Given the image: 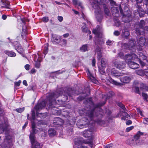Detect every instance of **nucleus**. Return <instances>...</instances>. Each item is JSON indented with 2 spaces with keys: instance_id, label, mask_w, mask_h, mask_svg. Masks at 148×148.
Instances as JSON below:
<instances>
[{
  "instance_id": "603ef678",
  "label": "nucleus",
  "mask_w": 148,
  "mask_h": 148,
  "mask_svg": "<svg viewBox=\"0 0 148 148\" xmlns=\"http://www.w3.org/2000/svg\"><path fill=\"white\" fill-rule=\"evenodd\" d=\"M42 20L44 22H47L49 21V19L47 17L45 16L42 18Z\"/></svg>"
},
{
  "instance_id": "c756f323",
  "label": "nucleus",
  "mask_w": 148,
  "mask_h": 148,
  "mask_svg": "<svg viewBox=\"0 0 148 148\" xmlns=\"http://www.w3.org/2000/svg\"><path fill=\"white\" fill-rule=\"evenodd\" d=\"M129 35L130 33L128 29L125 28L123 30L122 35L124 37L127 38Z\"/></svg>"
},
{
  "instance_id": "4c0bfd02",
  "label": "nucleus",
  "mask_w": 148,
  "mask_h": 148,
  "mask_svg": "<svg viewBox=\"0 0 148 148\" xmlns=\"http://www.w3.org/2000/svg\"><path fill=\"white\" fill-rule=\"evenodd\" d=\"M114 18V22L115 23V25L118 27L120 25L121 23L119 20L118 19L117 17Z\"/></svg>"
},
{
  "instance_id": "f03ea898",
  "label": "nucleus",
  "mask_w": 148,
  "mask_h": 148,
  "mask_svg": "<svg viewBox=\"0 0 148 148\" xmlns=\"http://www.w3.org/2000/svg\"><path fill=\"white\" fill-rule=\"evenodd\" d=\"M90 0L92 6L94 9L95 15L97 20L100 22L103 18V12L100 6L103 5L105 13L108 16L110 14V11L107 6L104 4L103 0Z\"/></svg>"
},
{
  "instance_id": "338daca9",
  "label": "nucleus",
  "mask_w": 148,
  "mask_h": 148,
  "mask_svg": "<svg viewBox=\"0 0 148 148\" xmlns=\"http://www.w3.org/2000/svg\"><path fill=\"white\" fill-rule=\"evenodd\" d=\"M138 113L140 114L141 116H144L143 114V112L141 110H138Z\"/></svg>"
},
{
  "instance_id": "4d7b16f0",
  "label": "nucleus",
  "mask_w": 148,
  "mask_h": 148,
  "mask_svg": "<svg viewBox=\"0 0 148 148\" xmlns=\"http://www.w3.org/2000/svg\"><path fill=\"white\" fill-rule=\"evenodd\" d=\"M21 81L19 80L17 82H15V84L16 86H20V84L21 83Z\"/></svg>"
},
{
  "instance_id": "2f4dec72",
  "label": "nucleus",
  "mask_w": 148,
  "mask_h": 148,
  "mask_svg": "<svg viewBox=\"0 0 148 148\" xmlns=\"http://www.w3.org/2000/svg\"><path fill=\"white\" fill-rule=\"evenodd\" d=\"M84 26L82 27V31L86 33H88V34H90L91 32L88 29V28L86 27V24H84Z\"/></svg>"
},
{
  "instance_id": "8fccbe9b",
  "label": "nucleus",
  "mask_w": 148,
  "mask_h": 148,
  "mask_svg": "<svg viewBox=\"0 0 148 148\" xmlns=\"http://www.w3.org/2000/svg\"><path fill=\"white\" fill-rule=\"evenodd\" d=\"M134 128L133 126H131L129 127H127L126 129V132H129L132 129H133Z\"/></svg>"
},
{
  "instance_id": "2eb2a0df",
  "label": "nucleus",
  "mask_w": 148,
  "mask_h": 148,
  "mask_svg": "<svg viewBox=\"0 0 148 148\" xmlns=\"http://www.w3.org/2000/svg\"><path fill=\"white\" fill-rule=\"evenodd\" d=\"M60 38L59 36L55 34H53L52 36L51 41L53 44H58L60 42Z\"/></svg>"
},
{
  "instance_id": "4be33fe9",
  "label": "nucleus",
  "mask_w": 148,
  "mask_h": 148,
  "mask_svg": "<svg viewBox=\"0 0 148 148\" xmlns=\"http://www.w3.org/2000/svg\"><path fill=\"white\" fill-rule=\"evenodd\" d=\"M145 39L143 37H140L137 40L138 45H139L140 47H143L145 45Z\"/></svg>"
},
{
  "instance_id": "052dcab7",
  "label": "nucleus",
  "mask_w": 148,
  "mask_h": 148,
  "mask_svg": "<svg viewBox=\"0 0 148 148\" xmlns=\"http://www.w3.org/2000/svg\"><path fill=\"white\" fill-rule=\"evenodd\" d=\"M92 66H95V65L96 60L94 58L92 59Z\"/></svg>"
},
{
  "instance_id": "a19ab883",
  "label": "nucleus",
  "mask_w": 148,
  "mask_h": 148,
  "mask_svg": "<svg viewBox=\"0 0 148 148\" xmlns=\"http://www.w3.org/2000/svg\"><path fill=\"white\" fill-rule=\"evenodd\" d=\"M11 136H7L6 135L5 136V142H8V143H10L11 142Z\"/></svg>"
},
{
  "instance_id": "b1692460",
  "label": "nucleus",
  "mask_w": 148,
  "mask_h": 148,
  "mask_svg": "<svg viewBox=\"0 0 148 148\" xmlns=\"http://www.w3.org/2000/svg\"><path fill=\"white\" fill-rule=\"evenodd\" d=\"M15 49L19 53H21L23 51V49L21 47V45L19 43H17L15 46Z\"/></svg>"
},
{
  "instance_id": "0e129e2a",
  "label": "nucleus",
  "mask_w": 148,
  "mask_h": 148,
  "mask_svg": "<svg viewBox=\"0 0 148 148\" xmlns=\"http://www.w3.org/2000/svg\"><path fill=\"white\" fill-rule=\"evenodd\" d=\"M55 2L57 4H58V5H61V4H65L66 5H67L68 6V5L66 4H65V3H62L61 2H58V1H55Z\"/></svg>"
},
{
  "instance_id": "6e6552de",
  "label": "nucleus",
  "mask_w": 148,
  "mask_h": 148,
  "mask_svg": "<svg viewBox=\"0 0 148 148\" xmlns=\"http://www.w3.org/2000/svg\"><path fill=\"white\" fill-rule=\"evenodd\" d=\"M145 25L144 21L143 20H141L139 23V29L136 28V33L137 35H144L145 33L143 27Z\"/></svg>"
},
{
  "instance_id": "37998d69",
  "label": "nucleus",
  "mask_w": 148,
  "mask_h": 148,
  "mask_svg": "<svg viewBox=\"0 0 148 148\" xmlns=\"http://www.w3.org/2000/svg\"><path fill=\"white\" fill-rule=\"evenodd\" d=\"M113 41L110 40H108L106 41V44L107 45L110 46L113 44Z\"/></svg>"
},
{
  "instance_id": "3c124183",
  "label": "nucleus",
  "mask_w": 148,
  "mask_h": 148,
  "mask_svg": "<svg viewBox=\"0 0 148 148\" xmlns=\"http://www.w3.org/2000/svg\"><path fill=\"white\" fill-rule=\"evenodd\" d=\"M110 3L113 7H114V6H116V3L113 0H110Z\"/></svg>"
},
{
  "instance_id": "9d476101",
  "label": "nucleus",
  "mask_w": 148,
  "mask_h": 148,
  "mask_svg": "<svg viewBox=\"0 0 148 148\" xmlns=\"http://www.w3.org/2000/svg\"><path fill=\"white\" fill-rule=\"evenodd\" d=\"M119 8L116 7H112L111 8V11L113 16L115 17H118L119 15V9L120 13L121 14H123V12L121 6L119 5L118 6Z\"/></svg>"
},
{
  "instance_id": "c03bdc74",
  "label": "nucleus",
  "mask_w": 148,
  "mask_h": 148,
  "mask_svg": "<svg viewBox=\"0 0 148 148\" xmlns=\"http://www.w3.org/2000/svg\"><path fill=\"white\" fill-rule=\"evenodd\" d=\"M25 110V108H19L16 109V111L18 112L21 113L23 112Z\"/></svg>"
},
{
  "instance_id": "72a5a7b5",
  "label": "nucleus",
  "mask_w": 148,
  "mask_h": 148,
  "mask_svg": "<svg viewBox=\"0 0 148 148\" xmlns=\"http://www.w3.org/2000/svg\"><path fill=\"white\" fill-rule=\"evenodd\" d=\"M139 58H138L139 59H140V60L141 59H142L143 60H146L147 59V58L146 56L144 55L143 53H140L139 54Z\"/></svg>"
},
{
  "instance_id": "a878e982",
  "label": "nucleus",
  "mask_w": 148,
  "mask_h": 148,
  "mask_svg": "<svg viewBox=\"0 0 148 148\" xmlns=\"http://www.w3.org/2000/svg\"><path fill=\"white\" fill-rule=\"evenodd\" d=\"M73 94L72 93V94H70V93H66L65 95H64V98L65 99H64V101H66L67 100H68V97H69V98L71 99H73V97L72 95H73Z\"/></svg>"
},
{
  "instance_id": "c9c22d12",
  "label": "nucleus",
  "mask_w": 148,
  "mask_h": 148,
  "mask_svg": "<svg viewBox=\"0 0 148 148\" xmlns=\"http://www.w3.org/2000/svg\"><path fill=\"white\" fill-rule=\"evenodd\" d=\"M32 123H34L35 124V123L34 122V121L35 120V112L34 111H32ZM36 127V124H35V128Z\"/></svg>"
},
{
  "instance_id": "f704fd0d",
  "label": "nucleus",
  "mask_w": 148,
  "mask_h": 148,
  "mask_svg": "<svg viewBox=\"0 0 148 148\" xmlns=\"http://www.w3.org/2000/svg\"><path fill=\"white\" fill-rule=\"evenodd\" d=\"M36 114L37 116H39L41 118H44L47 116V114L46 113H38V112H36Z\"/></svg>"
},
{
  "instance_id": "473e14b6",
  "label": "nucleus",
  "mask_w": 148,
  "mask_h": 148,
  "mask_svg": "<svg viewBox=\"0 0 148 148\" xmlns=\"http://www.w3.org/2000/svg\"><path fill=\"white\" fill-rule=\"evenodd\" d=\"M96 52H97V60H99L100 59L101 57V50L100 49H97L96 50Z\"/></svg>"
},
{
  "instance_id": "79ce46f5",
  "label": "nucleus",
  "mask_w": 148,
  "mask_h": 148,
  "mask_svg": "<svg viewBox=\"0 0 148 148\" xmlns=\"http://www.w3.org/2000/svg\"><path fill=\"white\" fill-rule=\"evenodd\" d=\"M35 67L37 68H39L40 66V62L38 60V59H35Z\"/></svg>"
},
{
  "instance_id": "7ed1b4c3",
  "label": "nucleus",
  "mask_w": 148,
  "mask_h": 148,
  "mask_svg": "<svg viewBox=\"0 0 148 148\" xmlns=\"http://www.w3.org/2000/svg\"><path fill=\"white\" fill-rule=\"evenodd\" d=\"M102 32V26L98 25L92 31V33L96 35L97 37L95 42L97 45H101L104 43V40L103 38Z\"/></svg>"
},
{
  "instance_id": "bf43d9fd",
  "label": "nucleus",
  "mask_w": 148,
  "mask_h": 148,
  "mask_svg": "<svg viewBox=\"0 0 148 148\" xmlns=\"http://www.w3.org/2000/svg\"><path fill=\"white\" fill-rule=\"evenodd\" d=\"M112 144L107 145L105 146V148H112Z\"/></svg>"
},
{
  "instance_id": "39448f33",
  "label": "nucleus",
  "mask_w": 148,
  "mask_h": 148,
  "mask_svg": "<svg viewBox=\"0 0 148 148\" xmlns=\"http://www.w3.org/2000/svg\"><path fill=\"white\" fill-rule=\"evenodd\" d=\"M132 54L131 53V54H128L126 55L125 56V61L127 63L131 69H135L139 67V65L137 63L132 61V60H135L132 58V57H130V58H128L129 56H132Z\"/></svg>"
},
{
  "instance_id": "e433bc0d",
  "label": "nucleus",
  "mask_w": 148,
  "mask_h": 148,
  "mask_svg": "<svg viewBox=\"0 0 148 148\" xmlns=\"http://www.w3.org/2000/svg\"><path fill=\"white\" fill-rule=\"evenodd\" d=\"M54 121H57V123H58V124L60 125L61 124L59 123L60 122L62 124L64 123V121L59 117H56L55 118Z\"/></svg>"
},
{
  "instance_id": "e2e57ef3",
  "label": "nucleus",
  "mask_w": 148,
  "mask_h": 148,
  "mask_svg": "<svg viewBox=\"0 0 148 148\" xmlns=\"http://www.w3.org/2000/svg\"><path fill=\"white\" fill-rule=\"evenodd\" d=\"M25 68L26 70H28L29 69V65L28 64H27L25 65Z\"/></svg>"
},
{
  "instance_id": "6ab92c4d",
  "label": "nucleus",
  "mask_w": 148,
  "mask_h": 148,
  "mask_svg": "<svg viewBox=\"0 0 148 148\" xmlns=\"http://www.w3.org/2000/svg\"><path fill=\"white\" fill-rule=\"evenodd\" d=\"M122 20L125 23H128L132 20L130 14L125 15L124 14L122 17Z\"/></svg>"
},
{
  "instance_id": "ea45409f",
  "label": "nucleus",
  "mask_w": 148,
  "mask_h": 148,
  "mask_svg": "<svg viewBox=\"0 0 148 148\" xmlns=\"http://www.w3.org/2000/svg\"><path fill=\"white\" fill-rule=\"evenodd\" d=\"M106 62L105 60L102 59L101 61V65L102 67L105 68L106 66Z\"/></svg>"
},
{
  "instance_id": "09e8293b",
  "label": "nucleus",
  "mask_w": 148,
  "mask_h": 148,
  "mask_svg": "<svg viewBox=\"0 0 148 148\" xmlns=\"http://www.w3.org/2000/svg\"><path fill=\"white\" fill-rule=\"evenodd\" d=\"M142 96L143 97V99L145 100H146L147 98H148V96L145 93H142Z\"/></svg>"
},
{
  "instance_id": "423d86ee",
  "label": "nucleus",
  "mask_w": 148,
  "mask_h": 148,
  "mask_svg": "<svg viewBox=\"0 0 148 148\" xmlns=\"http://www.w3.org/2000/svg\"><path fill=\"white\" fill-rule=\"evenodd\" d=\"M61 95L60 92L55 91L50 94L47 96V99L48 101L49 105L51 106L52 105L55 104L56 99Z\"/></svg>"
},
{
  "instance_id": "774afa93",
  "label": "nucleus",
  "mask_w": 148,
  "mask_h": 148,
  "mask_svg": "<svg viewBox=\"0 0 148 148\" xmlns=\"http://www.w3.org/2000/svg\"><path fill=\"white\" fill-rule=\"evenodd\" d=\"M23 84L24 85L26 86H27V81L26 80H24L23 82Z\"/></svg>"
},
{
  "instance_id": "ddd939ff",
  "label": "nucleus",
  "mask_w": 148,
  "mask_h": 148,
  "mask_svg": "<svg viewBox=\"0 0 148 148\" xmlns=\"http://www.w3.org/2000/svg\"><path fill=\"white\" fill-rule=\"evenodd\" d=\"M135 40L133 39H131L129 41V44L127 43L122 44V47L126 49L132 50V48L135 47Z\"/></svg>"
},
{
  "instance_id": "1a4fd4ad",
  "label": "nucleus",
  "mask_w": 148,
  "mask_h": 148,
  "mask_svg": "<svg viewBox=\"0 0 148 148\" xmlns=\"http://www.w3.org/2000/svg\"><path fill=\"white\" fill-rule=\"evenodd\" d=\"M113 64L116 68L119 70L123 69L125 67V63L119 60H117L114 61L113 62Z\"/></svg>"
},
{
  "instance_id": "4468645a",
  "label": "nucleus",
  "mask_w": 148,
  "mask_h": 148,
  "mask_svg": "<svg viewBox=\"0 0 148 148\" xmlns=\"http://www.w3.org/2000/svg\"><path fill=\"white\" fill-rule=\"evenodd\" d=\"M73 3L77 7L78 9L81 11H82L84 9V7L82 3L78 0H73Z\"/></svg>"
},
{
  "instance_id": "5fc2aeb1",
  "label": "nucleus",
  "mask_w": 148,
  "mask_h": 148,
  "mask_svg": "<svg viewBox=\"0 0 148 148\" xmlns=\"http://www.w3.org/2000/svg\"><path fill=\"white\" fill-rule=\"evenodd\" d=\"M145 75L147 78L148 79V69H145Z\"/></svg>"
},
{
  "instance_id": "58836bf2",
  "label": "nucleus",
  "mask_w": 148,
  "mask_h": 148,
  "mask_svg": "<svg viewBox=\"0 0 148 148\" xmlns=\"http://www.w3.org/2000/svg\"><path fill=\"white\" fill-rule=\"evenodd\" d=\"M109 81L111 83L115 85H119L121 84L120 83L118 82L112 78L110 79Z\"/></svg>"
},
{
  "instance_id": "6e6d98bb",
  "label": "nucleus",
  "mask_w": 148,
  "mask_h": 148,
  "mask_svg": "<svg viewBox=\"0 0 148 148\" xmlns=\"http://www.w3.org/2000/svg\"><path fill=\"white\" fill-rule=\"evenodd\" d=\"M135 89V92L137 93L140 94V92L139 90V88L138 87L136 86L134 88Z\"/></svg>"
},
{
  "instance_id": "864d4df0",
  "label": "nucleus",
  "mask_w": 148,
  "mask_h": 148,
  "mask_svg": "<svg viewBox=\"0 0 148 148\" xmlns=\"http://www.w3.org/2000/svg\"><path fill=\"white\" fill-rule=\"evenodd\" d=\"M58 19L60 22H61L63 20V18L62 16H58Z\"/></svg>"
},
{
  "instance_id": "bb28decb",
  "label": "nucleus",
  "mask_w": 148,
  "mask_h": 148,
  "mask_svg": "<svg viewBox=\"0 0 148 148\" xmlns=\"http://www.w3.org/2000/svg\"><path fill=\"white\" fill-rule=\"evenodd\" d=\"M48 134L49 136H53L56 134V132L54 129L50 128L48 130Z\"/></svg>"
},
{
  "instance_id": "49530a36",
  "label": "nucleus",
  "mask_w": 148,
  "mask_h": 148,
  "mask_svg": "<svg viewBox=\"0 0 148 148\" xmlns=\"http://www.w3.org/2000/svg\"><path fill=\"white\" fill-rule=\"evenodd\" d=\"M48 51V47L47 45H45L44 53L45 54L47 53Z\"/></svg>"
},
{
  "instance_id": "680f3d73",
  "label": "nucleus",
  "mask_w": 148,
  "mask_h": 148,
  "mask_svg": "<svg viewBox=\"0 0 148 148\" xmlns=\"http://www.w3.org/2000/svg\"><path fill=\"white\" fill-rule=\"evenodd\" d=\"M118 56H119L120 58H122L124 56V55L123 53L120 52L118 54Z\"/></svg>"
},
{
  "instance_id": "f8f14e48",
  "label": "nucleus",
  "mask_w": 148,
  "mask_h": 148,
  "mask_svg": "<svg viewBox=\"0 0 148 148\" xmlns=\"http://www.w3.org/2000/svg\"><path fill=\"white\" fill-rule=\"evenodd\" d=\"M118 105L123 110V111L122 112V113H121V114L123 116L121 117V119L122 120H125L126 118L129 119L130 117V116L126 112H125L126 109L124 106L121 102L119 103H118Z\"/></svg>"
},
{
  "instance_id": "0eeeda50",
  "label": "nucleus",
  "mask_w": 148,
  "mask_h": 148,
  "mask_svg": "<svg viewBox=\"0 0 148 148\" xmlns=\"http://www.w3.org/2000/svg\"><path fill=\"white\" fill-rule=\"evenodd\" d=\"M143 133L140 131H138L134 136V139L131 143L133 145H140L143 144V141L139 139L140 136L143 135Z\"/></svg>"
},
{
  "instance_id": "412c9836",
  "label": "nucleus",
  "mask_w": 148,
  "mask_h": 148,
  "mask_svg": "<svg viewBox=\"0 0 148 148\" xmlns=\"http://www.w3.org/2000/svg\"><path fill=\"white\" fill-rule=\"evenodd\" d=\"M111 74L115 77L121 76L123 75V73H118L114 68H113L111 70Z\"/></svg>"
},
{
  "instance_id": "7c9ffc66",
  "label": "nucleus",
  "mask_w": 148,
  "mask_h": 148,
  "mask_svg": "<svg viewBox=\"0 0 148 148\" xmlns=\"http://www.w3.org/2000/svg\"><path fill=\"white\" fill-rule=\"evenodd\" d=\"M145 69L144 70H138L136 71V73L141 76H143L145 75Z\"/></svg>"
},
{
  "instance_id": "a18cd8bd",
  "label": "nucleus",
  "mask_w": 148,
  "mask_h": 148,
  "mask_svg": "<svg viewBox=\"0 0 148 148\" xmlns=\"http://www.w3.org/2000/svg\"><path fill=\"white\" fill-rule=\"evenodd\" d=\"M143 123L145 124L148 125V118L144 117L143 118Z\"/></svg>"
},
{
  "instance_id": "5701e85b",
  "label": "nucleus",
  "mask_w": 148,
  "mask_h": 148,
  "mask_svg": "<svg viewBox=\"0 0 148 148\" xmlns=\"http://www.w3.org/2000/svg\"><path fill=\"white\" fill-rule=\"evenodd\" d=\"M87 74L88 77L90 79L92 82L94 83H96L97 82L96 80L92 75V74L90 73L89 70H88Z\"/></svg>"
},
{
  "instance_id": "20e7f679",
  "label": "nucleus",
  "mask_w": 148,
  "mask_h": 148,
  "mask_svg": "<svg viewBox=\"0 0 148 148\" xmlns=\"http://www.w3.org/2000/svg\"><path fill=\"white\" fill-rule=\"evenodd\" d=\"M32 132H31L29 135V138L32 144V147L33 148H41L40 144L35 142V134L37 132V130L35 129V124L34 123H32Z\"/></svg>"
},
{
  "instance_id": "f3484780",
  "label": "nucleus",
  "mask_w": 148,
  "mask_h": 148,
  "mask_svg": "<svg viewBox=\"0 0 148 148\" xmlns=\"http://www.w3.org/2000/svg\"><path fill=\"white\" fill-rule=\"evenodd\" d=\"M130 57H132V58L134 59L136 61H139V62L140 64L142 66H145L146 64L145 63V62L142 61L141 60H140V59H139L136 55L134 53H132V56H129L128 58H130Z\"/></svg>"
},
{
  "instance_id": "cd10ccee",
  "label": "nucleus",
  "mask_w": 148,
  "mask_h": 148,
  "mask_svg": "<svg viewBox=\"0 0 148 148\" xmlns=\"http://www.w3.org/2000/svg\"><path fill=\"white\" fill-rule=\"evenodd\" d=\"M80 51H81L85 52L88 51V45L87 44L84 45L80 48Z\"/></svg>"
},
{
  "instance_id": "de8ad7c7",
  "label": "nucleus",
  "mask_w": 148,
  "mask_h": 148,
  "mask_svg": "<svg viewBox=\"0 0 148 148\" xmlns=\"http://www.w3.org/2000/svg\"><path fill=\"white\" fill-rule=\"evenodd\" d=\"M99 71L101 74H103L105 73V72L104 70V68L102 67H101L99 68Z\"/></svg>"
},
{
  "instance_id": "13d9d810",
  "label": "nucleus",
  "mask_w": 148,
  "mask_h": 148,
  "mask_svg": "<svg viewBox=\"0 0 148 148\" xmlns=\"http://www.w3.org/2000/svg\"><path fill=\"white\" fill-rule=\"evenodd\" d=\"M114 35L115 36H118L120 34V32L118 31H115L114 33Z\"/></svg>"
},
{
  "instance_id": "a211bd4d",
  "label": "nucleus",
  "mask_w": 148,
  "mask_h": 148,
  "mask_svg": "<svg viewBox=\"0 0 148 148\" xmlns=\"http://www.w3.org/2000/svg\"><path fill=\"white\" fill-rule=\"evenodd\" d=\"M92 127L89 130H86L83 132V136L85 137H88L90 136L92 133Z\"/></svg>"
},
{
  "instance_id": "f257e3e1",
  "label": "nucleus",
  "mask_w": 148,
  "mask_h": 148,
  "mask_svg": "<svg viewBox=\"0 0 148 148\" xmlns=\"http://www.w3.org/2000/svg\"><path fill=\"white\" fill-rule=\"evenodd\" d=\"M114 95V92H109L107 94L103 95L102 98L104 101L101 104L95 105L92 102V106L90 107V110L88 111L86 113V116L88 117L90 121L88 120L86 117L83 118L82 119L77 121V125L78 127L82 128L87 127H89L90 124L94 123H97L100 125H103L105 122L101 119L103 117L104 112L100 107L105 104L106 100Z\"/></svg>"
},
{
  "instance_id": "393cba45",
  "label": "nucleus",
  "mask_w": 148,
  "mask_h": 148,
  "mask_svg": "<svg viewBox=\"0 0 148 148\" xmlns=\"http://www.w3.org/2000/svg\"><path fill=\"white\" fill-rule=\"evenodd\" d=\"M5 53L8 55V56L11 57H15L16 56V54L14 52L6 50L4 51Z\"/></svg>"
},
{
  "instance_id": "c85d7f7f",
  "label": "nucleus",
  "mask_w": 148,
  "mask_h": 148,
  "mask_svg": "<svg viewBox=\"0 0 148 148\" xmlns=\"http://www.w3.org/2000/svg\"><path fill=\"white\" fill-rule=\"evenodd\" d=\"M137 7L138 8V13L139 15V16L140 17H143V16L145 14V12L143 10V9L140 7H139V5L137 4Z\"/></svg>"
},
{
  "instance_id": "69168bd1",
  "label": "nucleus",
  "mask_w": 148,
  "mask_h": 148,
  "mask_svg": "<svg viewBox=\"0 0 148 148\" xmlns=\"http://www.w3.org/2000/svg\"><path fill=\"white\" fill-rule=\"evenodd\" d=\"M132 123V122L130 120H128L126 122V124L127 125H129Z\"/></svg>"
},
{
  "instance_id": "aec40b11",
  "label": "nucleus",
  "mask_w": 148,
  "mask_h": 148,
  "mask_svg": "<svg viewBox=\"0 0 148 148\" xmlns=\"http://www.w3.org/2000/svg\"><path fill=\"white\" fill-rule=\"evenodd\" d=\"M120 79L121 82L124 83H128L131 80V78L130 77L127 76L121 77Z\"/></svg>"
},
{
  "instance_id": "9b49d317",
  "label": "nucleus",
  "mask_w": 148,
  "mask_h": 148,
  "mask_svg": "<svg viewBox=\"0 0 148 148\" xmlns=\"http://www.w3.org/2000/svg\"><path fill=\"white\" fill-rule=\"evenodd\" d=\"M83 139L82 138H77L74 139L75 145L74 147L76 148H87L86 146H83L82 144Z\"/></svg>"
},
{
  "instance_id": "dca6fc26",
  "label": "nucleus",
  "mask_w": 148,
  "mask_h": 148,
  "mask_svg": "<svg viewBox=\"0 0 148 148\" xmlns=\"http://www.w3.org/2000/svg\"><path fill=\"white\" fill-rule=\"evenodd\" d=\"M46 105V103L45 102L42 101L40 103H38L35 106L34 108L37 112L44 108Z\"/></svg>"
}]
</instances>
